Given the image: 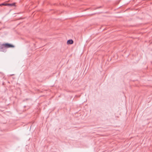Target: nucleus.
<instances>
[{
	"label": "nucleus",
	"mask_w": 152,
	"mask_h": 152,
	"mask_svg": "<svg viewBox=\"0 0 152 152\" xmlns=\"http://www.w3.org/2000/svg\"><path fill=\"white\" fill-rule=\"evenodd\" d=\"M67 44H72L73 43V41L72 39H69L67 41Z\"/></svg>",
	"instance_id": "3"
},
{
	"label": "nucleus",
	"mask_w": 152,
	"mask_h": 152,
	"mask_svg": "<svg viewBox=\"0 0 152 152\" xmlns=\"http://www.w3.org/2000/svg\"><path fill=\"white\" fill-rule=\"evenodd\" d=\"M3 45L6 48L14 47V46L13 45L7 43L3 44Z\"/></svg>",
	"instance_id": "1"
},
{
	"label": "nucleus",
	"mask_w": 152,
	"mask_h": 152,
	"mask_svg": "<svg viewBox=\"0 0 152 152\" xmlns=\"http://www.w3.org/2000/svg\"><path fill=\"white\" fill-rule=\"evenodd\" d=\"M7 3H3L0 4V6H7Z\"/></svg>",
	"instance_id": "5"
},
{
	"label": "nucleus",
	"mask_w": 152,
	"mask_h": 152,
	"mask_svg": "<svg viewBox=\"0 0 152 152\" xmlns=\"http://www.w3.org/2000/svg\"><path fill=\"white\" fill-rule=\"evenodd\" d=\"M5 47L3 45V44L0 45V51L4 52L5 50Z\"/></svg>",
	"instance_id": "2"
},
{
	"label": "nucleus",
	"mask_w": 152,
	"mask_h": 152,
	"mask_svg": "<svg viewBox=\"0 0 152 152\" xmlns=\"http://www.w3.org/2000/svg\"><path fill=\"white\" fill-rule=\"evenodd\" d=\"M15 3H13L12 4H7V6H15Z\"/></svg>",
	"instance_id": "4"
}]
</instances>
